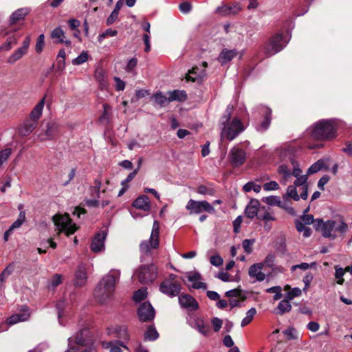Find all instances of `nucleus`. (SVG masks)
Segmentation results:
<instances>
[{"mask_svg": "<svg viewBox=\"0 0 352 352\" xmlns=\"http://www.w3.org/2000/svg\"><path fill=\"white\" fill-rule=\"evenodd\" d=\"M301 294H302L301 289H299L298 287H295V288H293L291 291H289L287 293L286 298L288 300H292L295 297L300 296L301 295Z\"/></svg>", "mask_w": 352, "mask_h": 352, "instance_id": "nucleus-49", "label": "nucleus"}, {"mask_svg": "<svg viewBox=\"0 0 352 352\" xmlns=\"http://www.w3.org/2000/svg\"><path fill=\"white\" fill-rule=\"evenodd\" d=\"M324 165V162L322 160H318L314 164H312L307 170V175L314 174L320 170Z\"/></svg>", "mask_w": 352, "mask_h": 352, "instance_id": "nucleus-39", "label": "nucleus"}, {"mask_svg": "<svg viewBox=\"0 0 352 352\" xmlns=\"http://www.w3.org/2000/svg\"><path fill=\"white\" fill-rule=\"evenodd\" d=\"M272 115V110L269 108H266L263 114V120L258 122L256 126V129L258 131L264 132L269 128L271 124Z\"/></svg>", "mask_w": 352, "mask_h": 352, "instance_id": "nucleus-15", "label": "nucleus"}, {"mask_svg": "<svg viewBox=\"0 0 352 352\" xmlns=\"http://www.w3.org/2000/svg\"><path fill=\"white\" fill-rule=\"evenodd\" d=\"M342 151L348 156L352 157V142H346L345 144V147L342 148Z\"/></svg>", "mask_w": 352, "mask_h": 352, "instance_id": "nucleus-64", "label": "nucleus"}, {"mask_svg": "<svg viewBox=\"0 0 352 352\" xmlns=\"http://www.w3.org/2000/svg\"><path fill=\"white\" fill-rule=\"evenodd\" d=\"M181 283L171 280H164L160 285V290L162 293L173 297L179 295L181 291Z\"/></svg>", "mask_w": 352, "mask_h": 352, "instance_id": "nucleus-11", "label": "nucleus"}, {"mask_svg": "<svg viewBox=\"0 0 352 352\" xmlns=\"http://www.w3.org/2000/svg\"><path fill=\"white\" fill-rule=\"evenodd\" d=\"M256 309L254 307H252L250 309H249L247 311L246 317H245L242 320L241 326L242 327H244L247 326L248 324H249L253 320V318L256 315Z\"/></svg>", "mask_w": 352, "mask_h": 352, "instance_id": "nucleus-34", "label": "nucleus"}, {"mask_svg": "<svg viewBox=\"0 0 352 352\" xmlns=\"http://www.w3.org/2000/svg\"><path fill=\"white\" fill-rule=\"evenodd\" d=\"M263 263H256L251 265L249 268V275L251 277H255L257 280L263 281L265 278V274L261 272Z\"/></svg>", "mask_w": 352, "mask_h": 352, "instance_id": "nucleus-20", "label": "nucleus"}, {"mask_svg": "<svg viewBox=\"0 0 352 352\" xmlns=\"http://www.w3.org/2000/svg\"><path fill=\"white\" fill-rule=\"evenodd\" d=\"M199 68L197 67H193L190 70L188 71V74L186 75V80L188 81L195 82L197 80V76H192L191 74L196 75Z\"/></svg>", "mask_w": 352, "mask_h": 352, "instance_id": "nucleus-54", "label": "nucleus"}, {"mask_svg": "<svg viewBox=\"0 0 352 352\" xmlns=\"http://www.w3.org/2000/svg\"><path fill=\"white\" fill-rule=\"evenodd\" d=\"M106 234L104 232L97 233L92 240L91 243V250L94 252H98L104 247V240L105 239Z\"/></svg>", "mask_w": 352, "mask_h": 352, "instance_id": "nucleus-19", "label": "nucleus"}, {"mask_svg": "<svg viewBox=\"0 0 352 352\" xmlns=\"http://www.w3.org/2000/svg\"><path fill=\"white\" fill-rule=\"evenodd\" d=\"M292 164L293 165V172L292 173L296 177H300L302 173L301 169L299 168L298 164L294 160H292Z\"/></svg>", "mask_w": 352, "mask_h": 352, "instance_id": "nucleus-63", "label": "nucleus"}, {"mask_svg": "<svg viewBox=\"0 0 352 352\" xmlns=\"http://www.w3.org/2000/svg\"><path fill=\"white\" fill-rule=\"evenodd\" d=\"M210 262L212 265L219 267L223 264V260L219 254H216L210 257Z\"/></svg>", "mask_w": 352, "mask_h": 352, "instance_id": "nucleus-52", "label": "nucleus"}, {"mask_svg": "<svg viewBox=\"0 0 352 352\" xmlns=\"http://www.w3.org/2000/svg\"><path fill=\"white\" fill-rule=\"evenodd\" d=\"M241 10V6L239 3H234L232 6H223L218 7L217 12L221 15L227 16L230 14H237Z\"/></svg>", "mask_w": 352, "mask_h": 352, "instance_id": "nucleus-22", "label": "nucleus"}, {"mask_svg": "<svg viewBox=\"0 0 352 352\" xmlns=\"http://www.w3.org/2000/svg\"><path fill=\"white\" fill-rule=\"evenodd\" d=\"M58 124L53 121L48 122L46 124L45 134H40L39 137L42 141L52 140L58 133Z\"/></svg>", "mask_w": 352, "mask_h": 352, "instance_id": "nucleus-13", "label": "nucleus"}, {"mask_svg": "<svg viewBox=\"0 0 352 352\" xmlns=\"http://www.w3.org/2000/svg\"><path fill=\"white\" fill-rule=\"evenodd\" d=\"M255 240L254 239H245L242 242V246L244 250V251L248 254H250L252 252V245L254 243Z\"/></svg>", "mask_w": 352, "mask_h": 352, "instance_id": "nucleus-43", "label": "nucleus"}, {"mask_svg": "<svg viewBox=\"0 0 352 352\" xmlns=\"http://www.w3.org/2000/svg\"><path fill=\"white\" fill-rule=\"evenodd\" d=\"M347 229V224L344 221L342 220L339 223L337 222V224H335L333 231L343 234L346 232Z\"/></svg>", "mask_w": 352, "mask_h": 352, "instance_id": "nucleus-46", "label": "nucleus"}, {"mask_svg": "<svg viewBox=\"0 0 352 352\" xmlns=\"http://www.w3.org/2000/svg\"><path fill=\"white\" fill-rule=\"evenodd\" d=\"M44 104L45 97L36 104L32 110L29 118L19 126V133L21 136H28L36 128L38 120L42 116Z\"/></svg>", "mask_w": 352, "mask_h": 352, "instance_id": "nucleus-4", "label": "nucleus"}, {"mask_svg": "<svg viewBox=\"0 0 352 352\" xmlns=\"http://www.w3.org/2000/svg\"><path fill=\"white\" fill-rule=\"evenodd\" d=\"M87 281V273L82 268H79L75 275L74 285L82 287Z\"/></svg>", "mask_w": 352, "mask_h": 352, "instance_id": "nucleus-28", "label": "nucleus"}, {"mask_svg": "<svg viewBox=\"0 0 352 352\" xmlns=\"http://www.w3.org/2000/svg\"><path fill=\"white\" fill-rule=\"evenodd\" d=\"M167 95L169 97V101H178L184 102L187 100V94L184 90H173L167 92Z\"/></svg>", "mask_w": 352, "mask_h": 352, "instance_id": "nucleus-24", "label": "nucleus"}, {"mask_svg": "<svg viewBox=\"0 0 352 352\" xmlns=\"http://www.w3.org/2000/svg\"><path fill=\"white\" fill-rule=\"evenodd\" d=\"M146 298V293L142 290L138 289L135 292L133 299L135 302H140Z\"/></svg>", "mask_w": 352, "mask_h": 352, "instance_id": "nucleus-47", "label": "nucleus"}, {"mask_svg": "<svg viewBox=\"0 0 352 352\" xmlns=\"http://www.w3.org/2000/svg\"><path fill=\"white\" fill-rule=\"evenodd\" d=\"M278 171L280 175H283V177L285 179H287L292 175V173H291L289 168L285 164H282V165L279 166V167L278 168Z\"/></svg>", "mask_w": 352, "mask_h": 352, "instance_id": "nucleus-48", "label": "nucleus"}, {"mask_svg": "<svg viewBox=\"0 0 352 352\" xmlns=\"http://www.w3.org/2000/svg\"><path fill=\"white\" fill-rule=\"evenodd\" d=\"M159 337V333L154 326L151 325L144 333V340L154 341Z\"/></svg>", "mask_w": 352, "mask_h": 352, "instance_id": "nucleus-31", "label": "nucleus"}, {"mask_svg": "<svg viewBox=\"0 0 352 352\" xmlns=\"http://www.w3.org/2000/svg\"><path fill=\"white\" fill-rule=\"evenodd\" d=\"M241 290L239 288L233 289L229 291H227L225 294V296L228 298H233V297H241Z\"/></svg>", "mask_w": 352, "mask_h": 352, "instance_id": "nucleus-57", "label": "nucleus"}, {"mask_svg": "<svg viewBox=\"0 0 352 352\" xmlns=\"http://www.w3.org/2000/svg\"><path fill=\"white\" fill-rule=\"evenodd\" d=\"M286 45L283 34H276L271 36L266 43L264 52L267 56H271L280 52Z\"/></svg>", "mask_w": 352, "mask_h": 352, "instance_id": "nucleus-9", "label": "nucleus"}, {"mask_svg": "<svg viewBox=\"0 0 352 352\" xmlns=\"http://www.w3.org/2000/svg\"><path fill=\"white\" fill-rule=\"evenodd\" d=\"M132 206L139 210L148 212L151 210V201L147 195H142L134 200Z\"/></svg>", "mask_w": 352, "mask_h": 352, "instance_id": "nucleus-16", "label": "nucleus"}, {"mask_svg": "<svg viewBox=\"0 0 352 352\" xmlns=\"http://www.w3.org/2000/svg\"><path fill=\"white\" fill-rule=\"evenodd\" d=\"M186 208L189 211L190 214H199L204 212L208 214H214L215 212L214 207L206 200L195 201L190 199L186 206Z\"/></svg>", "mask_w": 352, "mask_h": 352, "instance_id": "nucleus-8", "label": "nucleus"}, {"mask_svg": "<svg viewBox=\"0 0 352 352\" xmlns=\"http://www.w3.org/2000/svg\"><path fill=\"white\" fill-rule=\"evenodd\" d=\"M52 38H57L58 43H63L64 42V32L60 27L56 28L51 33Z\"/></svg>", "mask_w": 352, "mask_h": 352, "instance_id": "nucleus-36", "label": "nucleus"}, {"mask_svg": "<svg viewBox=\"0 0 352 352\" xmlns=\"http://www.w3.org/2000/svg\"><path fill=\"white\" fill-rule=\"evenodd\" d=\"M27 53L25 50H23L21 47L18 48L8 59V63L13 64L18 60L21 59L23 55Z\"/></svg>", "mask_w": 352, "mask_h": 352, "instance_id": "nucleus-33", "label": "nucleus"}, {"mask_svg": "<svg viewBox=\"0 0 352 352\" xmlns=\"http://www.w3.org/2000/svg\"><path fill=\"white\" fill-rule=\"evenodd\" d=\"M23 313L16 314L19 316V319H20V322L27 320L30 317V314L28 313V307L27 306L23 307Z\"/></svg>", "mask_w": 352, "mask_h": 352, "instance_id": "nucleus-59", "label": "nucleus"}, {"mask_svg": "<svg viewBox=\"0 0 352 352\" xmlns=\"http://www.w3.org/2000/svg\"><path fill=\"white\" fill-rule=\"evenodd\" d=\"M179 10L184 14L188 13L192 9V5L188 1H184L179 6Z\"/></svg>", "mask_w": 352, "mask_h": 352, "instance_id": "nucleus-55", "label": "nucleus"}, {"mask_svg": "<svg viewBox=\"0 0 352 352\" xmlns=\"http://www.w3.org/2000/svg\"><path fill=\"white\" fill-rule=\"evenodd\" d=\"M120 272L118 270H113L100 280L94 293L98 302L104 303L113 296L115 286L120 278Z\"/></svg>", "mask_w": 352, "mask_h": 352, "instance_id": "nucleus-1", "label": "nucleus"}, {"mask_svg": "<svg viewBox=\"0 0 352 352\" xmlns=\"http://www.w3.org/2000/svg\"><path fill=\"white\" fill-rule=\"evenodd\" d=\"M30 10L27 8H19L12 13L10 16V23L16 24L17 22L23 20L29 14Z\"/></svg>", "mask_w": 352, "mask_h": 352, "instance_id": "nucleus-23", "label": "nucleus"}, {"mask_svg": "<svg viewBox=\"0 0 352 352\" xmlns=\"http://www.w3.org/2000/svg\"><path fill=\"white\" fill-rule=\"evenodd\" d=\"M307 175H302L300 177H296V179L294 182V185L296 186H302L303 187L304 185L307 184Z\"/></svg>", "mask_w": 352, "mask_h": 352, "instance_id": "nucleus-62", "label": "nucleus"}, {"mask_svg": "<svg viewBox=\"0 0 352 352\" xmlns=\"http://www.w3.org/2000/svg\"><path fill=\"white\" fill-rule=\"evenodd\" d=\"M287 195L295 201H298L300 199V196L298 195L295 186H289L288 187Z\"/></svg>", "mask_w": 352, "mask_h": 352, "instance_id": "nucleus-50", "label": "nucleus"}, {"mask_svg": "<svg viewBox=\"0 0 352 352\" xmlns=\"http://www.w3.org/2000/svg\"><path fill=\"white\" fill-rule=\"evenodd\" d=\"M229 158L234 167H239L245 163L246 153L242 148L234 147L230 150Z\"/></svg>", "mask_w": 352, "mask_h": 352, "instance_id": "nucleus-12", "label": "nucleus"}, {"mask_svg": "<svg viewBox=\"0 0 352 352\" xmlns=\"http://www.w3.org/2000/svg\"><path fill=\"white\" fill-rule=\"evenodd\" d=\"M263 201L270 206H278L279 207H282L281 201L280 198L277 196H268L264 197L263 199Z\"/></svg>", "mask_w": 352, "mask_h": 352, "instance_id": "nucleus-37", "label": "nucleus"}, {"mask_svg": "<svg viewBox=\"0 0 352 352\" xmlns=\"http://www.w3.org/2000/svg\"><path fill=\"white\" fill-rule=\"evenodd\" d=\"M310 136L312 139L325 141L336 137V128L331 120H321L315 122L309 128Z\"/></svg>", "mask_w": 352, "mask_h": 352, "instance_id": "nucleus-3", "label": "nucleus"}, {"mask_svg": "<svg viewBox=\"0 0 352 352\" xmlns=\"http://www.w3.org/2000/svg\"><path fill=\"white\" fill-rule=\"evenodd\" d=\"M335 224H337V221L334 220H327L324 222L323 229L322 231V236L325 238H330L331 239H335L337 236L336 234H332L333 231V228L335 227Z\"/></svg>", "mask_w": 352, "mask_h": 352, "instance_id": "nucleus-21", "label": "nucleus"}, {"mask_svg": "<svg viewBox=\"0 0 352 352\" xmlns=\"http://www.w3.org/2000/svg\"><path fill=\"white\" fill-rule=\"evenodd\" d=\"M14 270V267L10 264L8 265L0 274V283L2 284L6 279L12 274Z\"/></svg>", "mask_w": 352, "mask_h": 352, "instance_id": "nucleus-42", "label": "nucleus"}, {"mask_svg": "<svg viewBox=\"0 0 352 352\" xmlns=\"http://www.w3.org/2000/svg\"><path fill=\"white\" fill-rule=\"evenodd\" d=\"M88 54L87 52H82L77 58L72 60L74 65H81L88 60Z\"/></svg>", "mask_w": 352, "mask_h": 352, "instance_id": "nucleus-45", "label": "nucleus"}, {"mask_svg": "<svg viewBox=\"0 0 352 352\" xmlns=\"http://www.w3.org/2000/svg\"><path fill=\"white\" fill-rule=\"evenodd\" d=\"M159 235H160V225L157 221L153 222L152 232L151 234L150 239L154 247L159 246Z\"/></svg>", "mask_w": 352, "mask_h": 352, "instance_id": "nucleus-27", "label": "nucleus"}, {"mask_svg": "<svg viewBox=\"0 0 352 352\" xmlns=\"http://www.w3.org/2000/svg\"><path fill=\"white\" fill-rule=\"evenodd\" d=\"M211 323L213 326L214 331L218 332L222 327L223 321L218 318H213L211 320Z\"/></svg>", "mask_w": 352, "mask_h": 352, "instance_id": "nucleus-58", "label": "nucleus"}, {"mask_svg": "<svg viewBox=\"0 0 352 352\" xmlns=\"http://www.w3.org/2000/svg\"><path fill=\"white\" fill-rule=\"evenodd\" d=\"M6 34L8 37L6 42L0 46V51H8L17 43L18 39L14 34L7 32Z\"/></svg>", "mask_w": 352, "mask_h": 352, "instance_id": "nucleus-26", "label": "nucleus"}, {"mask_svg": "<svg viewBox=\"0 0 352 352\" xmlns=\"http://www.w3.org/2000/svg\"><path fill=\"white\" fill-rule=\"evenodd\" d=\"M53 221L58 230L65 232L68 236L74 234L78 230L76 225L72 223V219L68 213H65L63 215L56 214L53 217Z\"/></svg>", "mask_w": 352, "mask_h": 352, "instance_id": "nucleus-7", "label": "nucleus"}, {"mask_svg": "<svg viewBox=\"0 0 352 352\" xmlns=\"http://www.w3.org/2000/svg\"><path fill=\"white\" fill-rule=\"evenodd\" d=\"M134 276L142 284H151L157 277V267L154 263L142 265L135 270Z\"/></svg>", "mask_w": 352, "mask_h": 352, "instance_id": "nucleus-6", "label": "nucleus"}, {"mask_svg": "<svg viewBox=\"0 0 352 352\" xmlns=\"http://www.w3.org/2000/svg\"><path fill=\"white\" fill-rule=\"evenodd\" d=\"M158 247H154L152 241H144L140 245V250L142 254L148 256L151 254L153 249H156Z\"/></svg>", "mask_w": 352, "mask_h": 352, "instance_id": "nucleus-29", "label": "nucleus"}, {"mask_svg": "<svg viewBox=\"0 0 352 352\" xmlns=\"http://www.w3.org/2000/svg\"><path fill=\"white\" fill-rule=\"evenodd\" d=\"M295 329L294 327H289L283 331V333L287 337L288 340H295L296 336L294 335Z\"/></svg>", "mask_w": 352, "mask_h": 352, "instance_id": "nucleus-60", "label": "nucleus"}, {"mask_svg": "<svg viewBox=\"0 0 352 352\" xmlns=\"http://www.w3.org/2000/svg\"><path fill=\"white\" fill-rule=\"evenodd\" d=\"M278 311L277 312L278 314L282 316L284 314L289 312L292 309V305L289 302V300H288L287 298L283 300H281L278 305L277 307Z\"/></svg>", "mask_w": 352, "mask_h": 352, "instance_id": "nucleus-32", "label": "nucleus"}, {"mask_svg": "<svg viewBox=\"0 0 352 352\" xmlns=\"http://www.w3.org/2000/svg\"><path fill=\"white\" fill-rule=\"evenodd\" d=\"M116 331L118 333V336L120 338H122V339L126 340L129 339V334L128 333L126 327L119 326L116 328Z\"/></svg>", "mask_w": 352, "mask_h": 352, "instance_id": "nucleus-41", "label": "nucleus"}, {"mask_svg": "<svg viewBox=\"0 0 352 352\" xmlns=\"http://www.w3.org/2000/svg\"><path fill=\"white\" fill-rule=\"evenodd\" d=\"M118 34V32L116 30L111 28L107 29L103 33L99 35V41L104 38L107 36H115Z\"/></svg>", "mask_w": 352, "mask_h": 352, "instance_id": "nucleus-53", "label": "nucleus"}, {"mask_svg": "<svg viewBox=\"0 0 352 352\" xmlns=\"http://www.w3.org/2000/svg\"><path fill=\"white\" fill-rule=\"evenodd\" d=\"M152 99L154 102L159 105L160 107H164L170 103L168 96L164 95L162 92L158 91H156L152 96Z\"/></svg>", "mask_w": 352, "mask_h": 352, "instance_id": "nucleus-25", "label": "nucleus"}, {"mask_svg": "<svg viewBox=\"0 0 352 352\" xmlns=\"http://www.w3.org/2000/svg\"><path fill=\"white\" fill-rule=\"evenodd\" d=\"M94 186L90 187L91 195L100 198L101 182L98 179L94 180Z\"/></svg>", "mask_w": 352, "mask_h": 352, "instance_id": "nucleus-38", "label": "nucleus"}, {"mask_svg": "<svg viewBox=\"0 0 352 352\" xmlns=\"http://www.w3.org/2000/svg\"><path fill=\"white\" fill-rule=\"evenodd\" d=\"M197 192L199 194L203 195H210L212 196L214 195L215 190L213 188H208L207 186L204 185H199L197 187Z\"/></svg>", "mask_w": 352, "mask_h": 352, "instance_id": "nucleus-40", "label": "nucleus"}, {"mask_svg": "<svg viewBox=\"0 0 352 352\" xmlns=\"http://www.w3.org/2000/svg\"><path fill=\"white\" fill-rule=\"evenodd\" d=\"M314 278L313 274L311 272L307 273L304 277H303V283H305V287L303 290H306L307 288L309 287L310 284Z\"/></svg>", "mask_w": 352, "mask_h": 352, "instance_id": "nucleus-61", "label": "nucleus"}, {"mask_svg": "<svg viewBox=\"0 0 352 352\" xmlns=\"http://www.w3.org/2000/svg\"><path fill=\"white\" fill-rule=\"evenodd\" d=\"M344 272L345 271L341 267L336 269L335 276L336 278H338L337 283L339 285H342L344 281V278H342Z\"/></svg>", "mask_w": 352, "mask_h": 352, "instance_id": "nucleus-56", "label": "nucleus"}, {"mask_svg": "<svg viewBox=\"0 0 352 352\" xmlns=\"http://www.w3.org/2000/svg\"><path fill=\"white\" fill-rule=\"evenodd\" d=\"M195 327L197 331L205 336L210 333V327L208 323H205L203 320H197L195 322Z\"/></svg>", "mask_w": 352, "mask_h": 352, "instance_id": "nucleus-30", "label": "nucleus"}, {"mask_svg": "<svg viewBox=\"0 0 352 352\" xmlns=\"http://www.w3.org/2000/svg\"><path fill=\"white\" fill-rule=\"evenodd\" d=\"M74 342V346L83 352H93L94 350L93 335L88 328H83L76 333Z\"/></svg>", "mask_w": 352, "mask_h": 352, "instance_id": "nucleus-5", "label": "nucleus"}, {"mask_svg": "<svg viewBox=\"0 0 352 352\" xmlns=\"http://www.w3.org/2000/svg\"><path fill=\"white\" fill-rule=\"evenodd\" d=\"M237 54L238 52L236 50H228L224 48L218 56V61L221 65L226 64L236 57Z\"/></svg>", "mask_w": 352, "mask_h": 352, "instance_id": "nucleus-18", "label": "nucleus"}, {"mask_svg": "<svg viewBox=\"0 0 352 352\" xmlns=\"http://www.w3.org/2000/svg\"><path fill=\"white\" fill-rule=\"evenodd\" d=\"M45 36L44 34H40L36 40V43L35 46V50L37 53L40 54L44 47L45 45Z\"/></svg>", "mask_w": 352, "mask_h": 352, "instance_id": "nucleus-44", "label": "nucleus"}, {"mask_svg": "<svg viewBox=\"0 0 352 352\" xmlns=\"http://www.w3.org/2000/svg\"><path fill=\"white\" fill-rule=\"evenodd\" d=\"M259 206V201L256 199H252L245 208V214L246 217L250 219H253L255 217H258V215H259L258 214Z\"/></svg>", "mask_w": 352, "mask_h": 352, "instance_id": "nucleus-17", "label": "nucleus"}, {"mask_svg": "<svg viewBox=\"0 0 352 352\" xmlns=\"http://www.w3.org/2000/svg\"><path fill=\"white\" fill-rule=\"evenodd\" d=\"M137 314L140 322H147L154 319L155 311L150 302H144L138 307Z\"/></svg>", "mask_w": 352, "mask_h": 352, "instance_id": "nucleus-10", "label": "nucleus"}, {"mask_svg": "<svg viewBox=\"0 0 352 352\" xmlns=\"http://www.w3.org/2000/svg\"><path fill=\"white\" fill-rule=\"evenodd\" d=\"M233 111L234 107L228 105L219 120V124L222 126V135L229 140H233L245 129L242 122L237 117L234 118L230 122Z\"/></svg>", "mask_w": 352, "mask_h": 352, "instance_id": "nucleus-2", "label": "nucleus"}, {"mask_svg": "<svg viewBox=\"0 0 352 352\" xmlns=\"http://www.w3.org/2000/svg\"><path fill=\"white\" fill-rule=\"evenodd\" d=\"M179 302L182 307L197 310L199 304L197 300L189 294H182L179 296Z\"/></svg>", "mask_w": 352, "mask_h": 352, "instance_id": "nucleus-14", "label": "nucleus"}, {"mask_svg": "<svg viewBox=\"0 0 352 352\" xmlns=\"http://www.w3.org/2000/svg\"><path fill=\"white\" fill-rule=\"evenodd\" d=\"M278 188H279V185L275 181H271L270 182L264 184V185H263V189L265 191L275 190H278Z\"/></svg>", "mask_w": 352, "mask_h": 352, "instance_id": "nucleus-51", "label": "nucleus"}, {"mask_svg": "<svg viewBox=\"0 0 352 352\" xmlns=\"http://www.w3.org/2000/svg\"><path fill=\"white\" fill-rule=\"evenodd\" d=\"M102 107H103V113L100 116L99 119H100V121H101V122L107 121V122L108 123L111 118V114L109 112V111L111 110V106L107 103H104V104H103Z\"/></svg>", "mask_w": 352, "mask_h": 352, "instance_id": "nucleus-35", "label": "nucleus"}]
</instances>
